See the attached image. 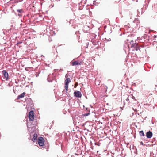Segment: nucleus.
I'll return each mask as SVG.
<instances>
[{
    "mask_svg": "<svg viewBox=\"0 0 157 157\" xmlns=\"http://www.w3.org/2000/svg\"><path fill=\"white\" fill-rule=\"evenodd\" d=\"M25 92H23V93L21 94L20 95H18L17 96V98L20 99V98H23L24 97V96L25 95Z\"/></svg>",
    "mask_w": 157,
    "mask_h": 157,
    "instance_id": "8",
    "label": "nucleus"
},
{
    "mask_svg": "<svg viewBox=\"0 0 157 157\" xmlns=\"http://www.w3.org/2000/svg\"><path fill=\"white\" fill-rule=\"evenodd\" d=\"M2 74H3V77L6 80H7L8 78V73L5 70H3L2 71Z\"/></svg>",
    "mask_w": 157,
    "mask_h": 157,
    "instance_id": "3",
    "label": "nucleus"
},
{
    "mask_svg": "<svg viewBox=\"0 0 157 157\" xmlns=\"http://www.w3.org/2000/svg\"><path fill=\"white\" fill-rule=\"evenodd\" d=\"M129 98H127L126 99V101H129Z\"/></svg>",
    "mask_w": 157,
    "mask_h": 157,
    "instance_id": "17",
    "label": "nucleus"
},
{
    "mask_svg": "<svg viewBox=\"0 0 157 157\" xmlns=\"http://www.w3.org/2000/svg\"><path fill=\"white\" fill-rule=\"evenodd\" d=\"M44 140L42 137H40L38 140V143L40 146H43L44 144Z\"/></svg>",
    "mask_w": 157,
    "mask_h": 157,
    "instance_id": "1",
    "label": "nucleus"
},
{
    "mask_svg": "<svg viewBox=\"0 0 157 157\" xmlns=\"http://www.w3.org/2000/svg\"><path fill=\"white\" fill-rule=\"evenodd\" d=\"M140 144L142 145H145V144H144L142 142H140Z\"/></svg>",
    "mask_w": 157,
    "mask_h": 157,
    "instance_id": "16",
    "label": "nucleus"
},
{
    "mask_svg": "<svg viewBox=\"0 0 157 157\" xmlns=\"http://www.w3.org/2000/svg\"><path fill=\"white\" fill-rule=\"evenodd\" d=\"M29 121H33L34 116V112L33 111H31L29 114Z\"/></svg>",
    "mask_w": 157,
    "mask_h": 157,
    "instance_id": "2",
    "label": "nucleus"
},
{
    "mask_svg": "<svg viewBox=\"0 0 157 157\" xmlns=\"http://www.w3.org/2000/svg\"><path fill=\"white\" fill-rule=\"evenodd\" d=\"M37 135V134H35L34 135V136L32 138V141L33 142H35V140L36 139Z\"/></svg>",
    "mask_w": 157,
    "mask_h": 157,
    "instance_id": "10",
    "label": "nucleus"
},
{
    "mask_svg": "<svg viewBox=\"0 0 157 157\" xmlns=\"http://www.w3.org/2000/svg\"><path fill=\"white\" fill-rule=\"evenodd\" d=\"M140 135V136H144L145 135L144 134L143 131H140L139 132Z\"/></svg>",
    "mask_w": 157,
    "mask_h": 157,
    "instance_id": "11",
    "label": "nucleus"
},
{
    "mask_svg": "<svg viewBox=\"0 0 157 157\" xmlns=\"http://www.w3.org/2000/svg\"><path fill=\"white\" fill-rule=\"evenodd\" d=\"M138 49H139V48L138 47H137L136 48V50H137Z\"/></svg>",
    "mask_w": 157,
    "mask_h": 157,
    "instance_id": "18",
    "label": "nucleus"
},
{
    "mask_svg": "<svg viewBox=\"0 0 157 157\" xmlns=\"http://www.w3.org/2000/svg\"><path fill=\"white\" fill-rule=\"evenodd\" d=\"M17 11L19 13L18 15L19 17L22 16L21 13L23 12V10L22 9H17Z\"/></svg>",
    "mask_w": 157,
    "mask_h": 157,
    "instance_id": "7",
    "label": "nucleus"
},
{
    "mask_svg": "<svg viewBox=\"0 0 157 157\" xmlns=\"http://www.w3.org/2000/svg\"><path fill=\"white\" fill-rule=\"evenodd\" d=\"M74 94L76 97L81 98L82 96V94L81 92L78 91H75L74 93Z\"/></svg>",
    "mask_w": 157,
    "mask_h": 157,
    "instance_id": "4",
    "label": "nucleus"
},
{
    "mask_svg": "<svg viewBox=\"0 0 157 157\" xmlns=\"http://www.w3.org/2000/svg\"><path fill=\"white\" fill-rule=\"evenodd\" d=\"M78 85V83L77 82H76L74 85V87L75 88H76L77 87V86Z\"/></svg>",
    "mask_w": 157,
    "mask_h": 157,
    "instance_id": "14",
    "label": "nucleus"
},
{
    "mask_svg": "<svg viewBox=\"0 0 157 157\" xmlns=\"http://www.w3.org/2000/svg\"><path fill=\"white\" fill-rule=\"evenodd\" d=\"M104 87L106 89L105 90V91L106 92L107 91V87L106 86H104Z\"/></svg>",
    "mask_w": 157,
    "mask_h": 157,
    "instance_id": "15",
    "label": "nucleus"
},
{
    "mask_svg": "<svg viewBox=\"0 0 157 157\" xmlns=\"http://www.w3.org/2000/svg\"><path fill=\"white\" fill-rule=\"evenodd\" d=\"M65 89L67 92L68 90V85H66L65 86Z\"/></svg>",
    "mask_w": 157,
    "mask_h": 157,
    "instance_id": "12",
    "label": "nucleus"
},
{
    "mask_svg": "<svg viewBox=\"0 0 157 157\" xmlns=\"http://www.w3.org/2000/svg\"><path fill=\"white\" fill-rule=\"evenodd\" d=\"M146 135L147 138H150L152 137V133L151 132L149 131L146 133Z\"/></svg>",
    "mask_w": 157,
    "mask_h": 157,
    "instance_id": "6",
    "label": "nucleus"
},
{
    "mask_svg": "<svg viewBox=\"0 0 157 157\" xmlns=\"http://www.w3.org/2000/svg\"><path fill=\"white\" fill-rule=\"evenodd\" d=\"M81 63V62H79L78 61H74L71 62V64L72 65L74 66L75 65H80Z\"/></svg>",
    "mask_w": 157,
    "mask_h": 157,
    "instance_id": "5",
    "label": "nucleus"
},
{
    "mask_svg": "<svg viewBox=\"0 0 157 157\" xmlns=\"http://www.w3.org/2000/svg\"><path fill=\"white\" fill-rule=\"evenodd\" d=\"M65 85H68L69 83L71 82L70 78H67L65 81Z\"/></svg>",
    "mask_w": 157,
    "mask_h": 157,
    "instance_id": "9",
    "label": "nucleus"
},
{
    "mask_svg": "<svg viewBox=\"0 0 157 157\" xmlns=\"http://www.w3.org/2000/svg\"><path fill=\"white\" fill-rule=\"evenodd\" d=\"M90 114V113H85V114H83V115L84 116H88Z\"/></svg>",
    "mask_w": 157,
    "mask_h": 157,
    "instance_id": "13",
    "label": "nucleus"
}]
</instances>
